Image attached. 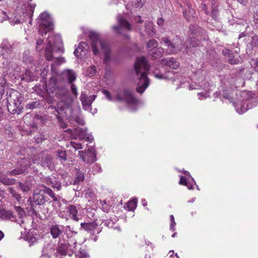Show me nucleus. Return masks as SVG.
<instances>
[{"mask_svg": "<svg viewBox=\"0 0 258 258\" xmlns=\"http://www.w3.org/2000/svg\"><path fill=\"white\" fill-rule=\"evenodd\" d=\"M223 54L224 55H229L230 56V54H231V51L228 49H224L223 50V51H222Z\"/></svg>", "mask_w": 258, "mask_h": 258, "instance_id": "obj_59", "label": "nucleus"}, {"mask_svg": "<svg viewBox=\"0 0 258 258\" xmlns=\"http://www.w3.org/2000/svg\"><path fill=\"white\" fill-rule=\"evenodd\" d=\"M31 73L29 71H26V75L30 77L29 80L30 81H33L34 80V77L32 75H31Z\"/></svg>", "mask_w": 258, "mask_h": 258, "instance_id": "obj_60", "label": "nucleus"}, {"mask_svg": "<svg viewBox=\"0 0 258 258\" xmlns=\"http://www.w3.org/2000/svg\"><path fill=\"white\" fill-rule=\"evenodd\" d=\"M81 47H84L85 49H86V48L87 47V43L85 42H81L80 43L78 47L76 49L74 52L75 55L77 57H79V54L80 55V50L81 49Z\"/></svg>", "mask_w": 258, "mask_h": 258, "instance_id": "obj_33", "label": "nucleus"}, {"mask_svg": "<svg viewBox=\"0 0 258 258\" xmlns=\"http://www.w3.org/2000/svg\"><path fill=\"white\" fill-rule=\"evenodd\" d=\"M61 228L62 231H64V234L67 235L68 238L67 243L60 242L58 244V248L57 249V252H58L61 255H69L72 256L74 252H75V258H84L85 256L80 252V253H76L77 251L78 250V246H79L77 243L76 240L74 236L77 234V232L73 230L70 226H61Z\"/></svg>", "mask_w": 258, "mask_h": 258, "instance_id": "obj_1", "label": "nucleus"}, {"mask_svg": "<svg viewBox=\"0 0 258 258\" xmlns=\"http://www.w3.org/2000/svg\"><path fill=\"white\" fill-rule=\"evenodd\" d=\"M81 226V228L93 235L96 233L98 234L101 231V230L98 227V224L95 222L92 223H82Z\"/></svg>", "mask_w": 258, "mask_h": 258, "instance_id": "obj_13", "label": "nucleus"}, {"mask_svg": "<svg viewBox=\"0 0 258 258\" xmlns=\"http://www.w3.org/2000/svg\"><path fill=\"white\" fill-rule=\"evenodd\" d=\"M74 135L75 138H78L80 140H83L85 138V136L87 135L86 130H84L81 128H76L74 131Z\"/></svg>", "mask_w": 258, "mask_h": 258, "instance_id": "obj_26", "label": "nucleus"}, {"mask_svg": "<svg viewBox=\"0 0 258 258\" xmlns=\"http://www.w3.org/2000/svg\"><path fill=\"white\" fill-rule=\"evenodd\" d=\"M161 63L174 69H176L179 67V63L173 57L170 58L169 59H162L161 60Z\"/></svg>", "mask_w": 258, "mask_h": 258, "instance_id": "obj_18", "label": "nucleus"}, {"mask_svg": "<svg viewBox=\"0 0 258 258\" xmlns=\"http://www.w3.org/2000/svg\"><path fill=\"white\" fill-rule=\"evenodd\" d=\"M16 210L18 213H19L20 216H22L25 213L23 209L20 207H16Z\"/></svg>", "mask_w": 258, "mask_h": 258, "instance_id": "obj_55", "label": "nucleus"}, {"mask_svg": "<svg viewBox=\"0 0 258 258\" xmlns=\"http://www.w3.org/2000/svg\"><path fill=\"white\" fill-rule=\"evenodd\" d=\"M194 183L196 184L194 179L192 177L190 178V179H189V178L187 179L184 177L181 176L179 180L180 184L187 186V188L189 189H191L192 188V185Z\"/></svg>", "mask_w": 258, "mask_h": 258, "instance_id": "obj_23", "label": "nucleus"}, {"mask_svg": "<svg viewBox=\"0 0 258 258\" xmlns=\"http://www.w3.org/2000/svg\"><path fill=\"white\" fill-rule=\"evenodd\" d=\"M153 74H154V77L158 79H168L166 76L162 74L154 72Z\"/></svg>", "mask_w": 258, "mask_h": 258, "instance_id": "obj_46", "label": "nucleus"}, {"mask_svg": "<svg viewBox=\"0 0 258 258\" xmlns=\"http://www.w3.org/2000/svg\"><path fill=\"white\" fill-rule=\"evenodd\" d=\"M57 155L58 157L60 160H62L63 161L66 160L67 155H66V152L64 151H63V150L57 151Z\"/></svg>", "mask_w": 258, "mask_h": 258, "instance_id": "obj_41", "label": "nucleus"}, {"mask_svg": "<svg viewBox=\"0 0 258 258\" xmlns=\"http://www.w3.org/2000/svg\"><path fill=\"white\" fill-rule=\"evenodd\" d=\"M190 30L193 34H196L199 36V34L203 31V29L197 26L191 25L190 26Z\"/></svg>", "mask_w": 258, "mask_h": 258, "instance_id": "obj_32", "label": "nucleus"}, {"mask_svg": "<svg viewBox=\"0 0 258 258\" xmlns=\"http://www.w3.org/2000/svg\"><path fill=\"white\" fill-rule=\"evenodd\" d=\"M39 104L38 101L32 102L28 103L26 106V108L28 109H33L36 108Z\"/></svg>", "mask_w": 258, "mask_h": 258, "instance_id": "obj_40", "label": "nucleus"}, {"mask_svg": "<svg viewBox=\"0 0 258 258\" xmlns=\"http://www.w3.org/2000/svg\"><path fill=\"white\" fill-rule=\"evenodd\" d=\"M135 20L137 23H143V20H142L141 17L140 16H137V17H136Z\"/></svg>", "mask_w": 258, "mask_h": 258, "instance_id": "obj_64", "label": "nucleus"}, {"mask_svg": "<svg viewBox=\"0 0 258 258\" xmlns=\"http://www.w3.org/2000/svg\"><path fill=\"white\" fill-rule=\"evenodd\" d=\"M102 92L108 101L124 102L129 104H134L137 102L133 93L127 89L114 90L112 95L106 90H103Z\"/></svg>", "mask_w": 258, "mask_h": 258, "instance_id": "obj_3", "label": "nucleus"}, {"mask_svg": "<svg viewBox=\"0 0 258 258\" xmlns=\"http://www.w3.org/2000/svg\"><path fill=\"white\" fill-rule=\"evenodd\" d=\"M217 12L218 11L216 8L213 9L212 12V17L213 19H216L217 18Z\"/></svg>", "mask_w": 258, "mask_h": 258, "instance_id": "obj_56", "label": "nucleus"}, {"mask_svg": "<svg viewBox=\"0 0 258 258\" xmlns=\"http://www.w3.org/2000/svg\"><path fill=\"white\" fill-rule=\"evenodd\" d=\"M6 81L4 78H0V99L5 92Z\"/></svg>", "mask_w": 258, "mask_h": 258, "instance_id": "obj_37", "label": "nucleus"}, {"mask_svg": "<svg viewBox=\"0 0 258 258\" xmlns=\"http://www.w3.org/2000/svg\"><path fill=\"white\" fill-rule=\"evenodd\" d=\"M206 95H207V94H205V93H199L198 94V98L201 100L203 99V98H205L207 97Z\"/></svg>", "mask_w": 258, "mask_h": 258, "instance_id": "obj_58", "label": "nucleus"}, {"mask_svg": "<svg viewBox=\"0 0 258 258\" xmlns=\"http://www.w3.org/2000/svg\"><path fill=\"white\" fill-rule=\"evenodd\" d=\"M84 179V173L79 172L77 174L76 178L74 180V184H77L79 183L80 182L83 181Z\"/></svg>", "mask_w": 258, "mask_h": 258, "instance_id": "obj_39", "label": "nucleus"}, {"mask_svg": "<svg viewBox=\"0 0 258 258\" xmlns=\"http://www.w3.org/2000/svg\"><path fill=\"white\" fill-rule=\"evenodd\" d=\"M24 172V170L21 169H15L9 172V174L12 176L19 175Z\"/></svg>", "mask_w": 258, "mask_h": 258, "instance_id": "obj_42", "label": "nucleus"}, {"mask_svg": "<svg viewBox=\"0 0 258 258\" xmlns=\"http://www.w3.org/2000/svg\"><path fill=\"white\" fill-rule=\"evenodd\" d=\"M56 118L57 119V120L59 122L60 126L63 128H66L67 127L66 123H65L58 115H56Z\"/></svg>", "mask_w": 258, "mask_h": 258, "instance_id": "obj_48", "label": "nucleus"}, {"mask_svg": "<svg viewBox=\"0 0 258 258\" xmlns=\"http://www.w3.org/2000/svg\"><path fill=\"white\" fill-rule=\"evenodd\" d=\"M96 98L95 95L88 96L86 93L82 92L80 99L85 111H89L91 105Z\"/></svg>", "mask_w": 258, "mask_h": 258, "instance_id": "obj_11", "label": "nucleus"}, {"mask_svg": "<svg viewBox=\"0 0 258 258\" xmlns=\"http://www.w3.org/2000/svg\"><path fill=\"white\" fill-rule=\"evenodd\" d=\"M145 31L148 35L153 36L155 34L153 28V24L151 22L145 23Z\"/></svg>", "mask_w": 258, "mask_h": 258, "instance_id": "obj_28", "label": "nucleus"}, {"mask_svg": "<svg viewBox=\"0 0 258 258\" xmlns=\"http://www.w3.org/2000/svg\"><path fill=\"white\" fill-rule=\"evenodd\" d=\"M101 168L100 166L99 165L96 164L94 165L93 167L92 172L93 174H95L96 173L99 172L101 171Z\"/></svg>", "mask_w": 258, "mask_h": 258, "instance_id": "obj_45", "label": "nucleus"}, {"mask_svg": "<svg viewBox=\"0 0 258 258\" xmlns=\"http://www.w3.org/2000/svg\"><path fill=\"white\" fill-rule=\"evenodd\" d=\"M0 218L2 220H10L14 221L15 217L10 211L5 209L0 210Z\"/></svg>", "mask_w": 258, "mask_h": 258, "instance_id": "obj_19", "label": "nucleus"}, {"mask_svg": "<svg viewBox=\"0 0 258 258\" xmlns=\"http://www.w3.org/2000/svg\"><path fill=\"white\" fill-rule=\"evenodd\" d=\"M252 93L251 92H243L242 96L246 98L247 100H250V99H253Z\"/></svg>", "mask_w": 258, "mask_h": 258, "instance_id": "obj_44", "label": "nucleus"}, {"mask_svg": "<svg viewBox=\"0 0 258 258\" xmlns=\"http://www.w3.org/2000/svg\"><path fill=\"white\" fill-rule=\"evenodd\" d=\"M71 90H72V93L76 96L78 95L77 88L75 84H71Z\"/></svg>", "mask_w": 258, "mask_h": 258, "instance_id": "obj_54", "label": "nucleus"}, {"mask_svg": "<svg viewBox=\"0 0 258 258\" xmlns=\"http://www.w3.org/2000/svg\"><path fill=\"white\" fill-rule=\"evenodd\" d=\"M158 43L157 41L155 39H151L149 40L147 43V46L149 50L158 48Z\"/></svg>", "mask_w": 258, "mask_h": 258, "instance_id": "obj_30", "label": "nucleus"}, {"mask_svg": "<svg viewBox=\"0 0 258 258\" xmlns=\"http://www.w3.org/2000/svg\"><path fill=\"white\" fill-rule=\"evenodd\" d=\"M7 103L9 111L10 112L9 108V105H13L17 107L21 103L22 101L21 93L17 90L12 89L10 90L9 93L7 92Z\"/></svg>", "mask_w": 258, "mask_h": 258, "instance_id": "obj_9", "label": "nucleus"}, {"mask_svg": "<svg viewBox=\"0 0 258 258\" xmlns=\"http://www.w3.org/2000/svg\"><path fill=\"white\" fill-rule=\"evenodd\" d=\"M43 40L40 38L37 39L36 42V50H39L41 49V46L43 44Z\"/></svg>", "mask_w": 258, "mask_h": 258, "instance_id": "obj_49", "label": "nucleus"}, {"mask_svg": "<svg viewBox=\"0 0 258 258\" xmlns=\"http://www.w3.org/2000/svg\"><path fill=\"white\" fill-rule=\"evenodd\" d=\"M254 69L256 72H258V58L253 60Z\"/></svg>", "mask_w": 258, "mask_h": 258, "instance_id": "obj_61", "label": "nucleus"}, {"mask_svg": "<svg viewBox=\"0 0 258 258\" xmlns=\"http://www.w3.org/2000/svg\"><path fill=\"white\" fill-rule=\"evenodd\" d=\"M64 77L68 78V81L70 83H72L76 79V75L75 73L72 70H66L62 73Z\"/></svg>", "mask_w": 258, "mask_h": 258, "instance_id": "obj_24", "label": "nucleus"}, {"mask_svg": "<svg viewBox=\"0 0 258 258\" xmlns=\"http://www.w3.org/2000/svg\"><path fill=\"white\" fill-rule=\"evenodd\" d=\"M8 190L13 197L15 198L17 200L19 201L21 199V197L20 195L18 194L13 187H9Z\"/></svg>", "mask_w": 258, "mask_h": 258, "instance_id": "obj_38", "label": "nucleus"}, {"mask_svg": "<svg viewBox=\"0 0 258 258\" xmlns=\"http://www.w3.org/2000/svg\"><path fill=\"white\" fill-rule=\"evenodd\" d=\"M74 119H70L69 120V122H70L71 123H73L74 121H75L79 125H84L85 124V121L84 119L80 116L76 115L74 117H73Z\"/></svg>", "mask_w": 258, "mask_h": 258, "instance_id": "obj_29", "label": "nucleus"}, {"mask_svg": "<svg viewBox=\"0 0 258 258\" xmlns=\"http://www.w3.org/2000/svg\"><path fill=\"white\" fill-rule=\"evenodd\" d=\"M55 249L52 244H48L43 247L40 258H50L53 254H55Z\"/></svg>", "mask_w": 258, "mask_h": 258, "instance_id": "obj_16", "label": "nucleus"}, {"mask_svg": "<svg viewBox=\"0 0 258 258\" xmlns=\"http://www.w3.org/2000/svg\"><path fill=\"white\" fill-rule=\"evenodd\" d=\"M30 181L31 182L26 181L24 183L19 182L18 183L19 188L23 192L29 191L32 187V181H34V180H32V179H31Z\"/></svg>", "mask_w": 258, "mask_h": 258, "instance_id": "obj_22", "label": "nucleus"}, {"mask_svg": "<svg viewBox=\"0 0 258 258\" xmlns=\"http://www.w3.org/2000/svg\"><path fill=\"white\" fill-rule=\"evenodd\" d=\"M79 155L83 162L91 164L96 160L95 151L94 148H89L87 151H79Z\"/></svg>", "mask_w": 258, "mask_h": 258, "instance_id": "obj_10", "label": "nucleus"}, {"mask_svg": "<svg viewBox=\"0 0 258 258\" xmlns=\"http://www.w3.org/2000/svg\"><path fill=\"white\" fill-rule=\"evenodd\" d=\"M51 40H54V45L57 47L58 50L63 52L64 49L62 45V42L59 35H55L54 36H49L48 38L46 46L45 47V55L47 60H52L53 58L52 56V43Z\"/></svg>", "mask_w": 258, "mask_h": 258, "instance_id": "obj_7", "label": "nucleus"}, {"mask_svg": "<svg viewBox=\"0 0 258 258\" xmlns=\"http://www.w3.org/2000/svg\"><path fill=\"white\" fill-rule=\"evenodd\" d=\"M96 73V68L94 66L89 67L86 71V75L89 77L94 76Z\"/></svg>", "mask_w": 258, "mask_h": 258, "instance_id": "obj_36", "label": "nucleus"}, {"mask_svg": "<svg viewBox=\"0 0 258 258\" xmlns=\"http://www.w3.org/2000/svg\"><path fill=\"white\" fill-rule=\"evenodd\" d=\"M201 8L204 11L206 14H207V15L208 14L209 12L207 10V6L205 4H201Z\"/></svg>", "mask_w": 258, "mask_h": 258, "instance_id": "obj_57", "label": "nucleus"}, {"mask_svg": "<svg viewBox=\"0 0 258 258\" xmlns=\"http://www.w3.org/2000/svg\"><path fill=\"white\" fill-rule=\"evenodd\" d=\"M0 182L6 185H13L16 182L14 178H9L0 173Z\"/></svg>", "mask_w": 258, "mask_h": 258, "instance_id": "obj_25", "label": "nucleus"}, {"mask_svg": "<svg viewBox=\"0 0 258 258\" xmlns=\"http://www.w3.org/2000/svg\"><path fill=\"white\" fill-rule=\"evenodd\" d=\"M163 52V49L161 47H158L156 49H151L148 50L149 54L152 59H157L161 57Z\"/></svg>", "mask_w": 258, "mask_h": 258, "instance_id": "obj_20", "label": "nucleus"}, {"mask_svg": "<svg viewBox=\"0 0 258 258\" xmlns=\"http://www.w3.org/2000/svg\"><path fill=\"white\" fill-rule=\"evenodd\" d=\"M18 1L19 6L17 8H20L22 10V14L18 11L16 12V15L14 18H10L9 21L12 25H15L23 23L25 21L26 16L31 17L34 11L35 6H31L29 4L24 2L25 0H17Z\"/></svg>", "mask_w": 258, "mask_h": 258, "instance_id": "obj_5", "label": "nucleus"}, {"mask_svg": "<svg viewBox=\"0 0 258 258\" xmlns=\"http://www.w3.org/2000/svg\"><path fill=\"white\" fill-rule=\"evenodd\" d=\"M238 62V59H235L233 58V56L230 55L229 59H228V62L231 64H237Z\"/></svg>", "mask_w": 258, "mask_h": 258, "instance_id": "obj_52", "label": "nucleus"}, {"mask_svg": "<svg viewBox=\"0 0 258 258\" xmlns=\"http://www.w3.org/2000/svg\"><path fill=\"white\" fill-rule=\"evenodd\" d=\"M62 225H53L50 229V233L53 238H56L62 233V229L61 228Z\"/></svg>", "mask_w": 258, "mask_h": 258, "instance_id": "obj_21", "label": "nucleus"}, {"mask_svg": "<svg viewBox=\"0 0 258 258\" xmlns=\"http://www.w3.org/2000/svg\"><path fill=\"white\" fill-rule=\"evenodd\" d=\"M135 70L137 80L136 91L142 94L148 87L150 81L147 76L150 66L144 57H138L135 63Z\"/></svg>", "mask_w": 258, "mask_h": 258, "instance_id": "obj_2", "label": "nucleus"}, {"mask_svg": "<svg viewBox=\"0 0 258 258\" xmlns=\"http://www.w3.org/2000/svg\"><path fill=\"white\" fill-rule=\"evenodd\" d=\"M78 209L74 205H69L67 208V212L71 216V219L75 221H78L80 218L77 216Z\"/></svg>", "mask_w": 258, "mask_h": 258, "instance_id": "obj_17", "label": "nucleus"}, {"mask_svg": "<svg viewBox=\"0 0 258 258\" xmlns=\"http://www.w3.org/2000/svg\"><path fill=\"white\" fill-rule=\"evenodd\" d=\"M161 43H164L167 47L166 50L169 54H174L184 49V51L187 52V46H184V41L180 38L176 37L171 42L167 37H162Z\"/></svg>", "mask_w": 258, "mask_h": 258, "instance_id": "obj_6", "label": "nucleus"}, {"mask_svg": "<svg viewBox=\"0 0 258 258\" xmlns=\"http://www.w3.org/2000/svg\"><path fill=\"white\" fill-rule=\"evenodd\" d=\"M51 186L55 188H57V190H59L60 189V184H59V183H56V184H53V183H51Z\"/></svg>", "mask_w": 258, "mask_h": 258, "instance_id": "obj_63", "label": "nucleus"}, {"mask_svg": "<svg viewBox=\"0 0 258 258\" xmlns=\"http://www.w3.org/2000/svg\"><path fill=\"white\" fill-rule=\"evenodd\" d=\"M188 43H190V47H196L200 45V42L198 39L195 37H190L189 39L188 40Z\"/></svg>", "mask_w": 258, "mask_h": 258, "instance_id": "obj_34", "label": "nucleus"}, {"mask_svg": "<svg viewBox=\"0 0 258 258\" xmlns=\"http://www.w3.org/2000/svg\"><path fill=\"white\" fill-rule=\"evenodd\" d=\"M39 25V32L41 35L46 34L52 29V23L49 15L46 12L42 13L37 19Z\"/></svg>", "mask_w": 258, "mask_h": 258, "instance_id": "obj_8", "label": "nucleus"}, {"mask_svg": "<svg viewBox=\"0 0 258 258\" xmlns=\"http://www.w3.org/2000/svg\"><path fill=\"white\" fill-rule=\"evenodd\" d=\"M84 139L86 140L89 143H92L93 142V141L94 140V138H93V136L91 135L88 134L87 133V135L85 136V138Z\"/></svg>", "mask_w": 258, "mask_h": 258, "instance_id": "obj_53", "label": "nucleus"}, {"mask_svg": "<svg viewBox=\"0 0 258 258\" xmlns=\"http://www.w3.org/2000/svg\"><path fill=\"white\" fill-rule=\"evenodd\" d=\"M39 160V162L38 163H40L44 167H46L51 170L54 168V164L52 162V158L49 155H41Z\"/></svg>", "mask_w": 258, "mask_h": 258, "instance_id": "obj_14", "label": "nucleus"}, {"mask_svg": "<svg viewBox=\"0 0 258 258\" xmlns=\"http://www.w3.org/2000/svg\"><path fill=\"white\" fill-rule=\"evenodd\" d=\"M117 21L119 26H113L112 29L117 33L121 34L120 27H122L127 30H131V26L128 22L120 15L117 16Z\"/></svg>", "mask_w": 258, "mask_h": 258, "instance_id": "obj_12", "label": "nucleus"}, {"mask_svg": "<svg viewBox=\"0 0 258 258\" xmlns=\"http://www.w3.org/2000/svg\"><path fill=\"white\" fill-rule=\"evenodd\" d=\"M42 191V189H41L40 190H36L34 192L32 198L33 202L37 205H42L45 203L44 197L41 193Z\"/></svg>", "mask_w": 258, "mask_h": 258, "instance_id": "obj_15", "label": "nucleus"}, {"mask_svg": "<svg viewBox=\"0 0 258 258\" xmlns=\"http://www.w3.org/2000/svg\"><path fill=\"white\" fill-rule=\"evenodd\" d=\"M202 86L201 85H196L195 86H194L193 85H190L189 86V90H193V89H198L199 88V87H201Z\"/></svg>", "mask_w": 258, "mask_h": 258, "instance_id": "obj_62", "label": "nucleus"}, {"mask_svg": "<svg viewBox=\"0 0 258 258\" xmlns=\"http://www.w3.org/2000/svg\"><path fill=\"white\" fill-rule=\"evenodd\" d=\"M41 187L43 188V189H42V191L49 195L53 199V201H58V198L56 196H55V194L53 193V191L50 188L43 185H42Z\"/></svg>", "mask_w": 258, "mask_h": 258, "instance_id": "obj_27", "label": "nucleus"}, {"mask_svg": "<svg viewBox=\"0 0 258 258\" xmlns=\"http://www.w3.org/2000/svg\"><path fill=\"white\" fill-rule=\"evenodd\" d=\"M236 103L234 102H232V105L236 108V112L241 111L242 113L246 111L247 108L244 107V106H242L241 108H239L238 106V103Z\"/></svg>", "mask_w": 258, "mask_h": 258, "instance_id": "obj_43", "label": "nucleus"}, {"mask_svg": "<svg viewBox=\"0 0 258 258\" xmlns=\"http://www.w3.org/2000/svg\"><path fill=\"white\" fill-rule=\"evenodd\" d=\"M137 205V200L134 199L133 200L130 201L127 203V207L130 210L133 211L136 208Z\"/></svg>", "mask_w": 258, "mask_h": 258, "instance_id": "obj_35", "label": "nucleus"}, {"mask_svg": "<svg viewBox=\"0 0 258 258\" xmlns=\"http://www.w3.org/2000/svg\"><path fill=\"white\" fill-rule=\"evenodd\" d=\"M6 19L7 15L6 13L2 10L0 9V23H2L3 21L6 20Z\"/></svg>", "mask_w": 258, "mask_h": 258, "instance_id": "obj_47", "label": "nucleus"}, {"mask_svg": "<svg viewBox=\"0 0 258 258\" xmlns=\"http://www.w3.org/2000/svg\"><path fill=\"white\" fill-rule=\"evenodd\" d=\"M68 147H70V149H71V148L74 149V151H77L83 148L81 144L79 143H76L73 141L70 142L69 144L68 145Z\"/></svg>", "mask_w": 258, "mask_h": 258, "instance_id": "obj_31", "label": "nucleus"}, {"mask_svg": "<svg viewBox=\"0 0 258 258\" xmlns=\"http://www.w3.org/2000/svg\"><path fill=\"white\" fill-rule=\"evenodd\" d=\"M135 5L136 7H142L145 3V0H136Z\"/></svg>", "mask_w": 258, "mask_h": 258, "instance_id": "obj_50", "label": "nucleus"}, {"mask_svg": "<svg viewBox=\"0 0 258 258\" xmlns=\"http://www.w3.org/2000/svg\"><path fill=\"white\" fill-rule=\"evenodd\" d=\"M55 63L56 64L59 65L65 62V59L63 57H58L55 58Z\"/></svg>", "mask_w": 258, "mask_h": 258, "instance_id": "obj_51", "label": "nucleus"}, {"mask_svg": "<svg viewBox=\"0 0 258 258\" xmlns=\"http://www.w3.org/2000/svg\"><path fill=\"white\" fill-rule=\"evenodd\" d=\"M89 37L92 40L91 46L94 54L96 55L101 50L104 54V61L108 63L110 58V47L108 43L101 40L98 34L95 32H90Z\"/></svg>", "mask_w": 258, "mask_h": 258, "instance_id": "obj_4", "label": "nucleus"}]
</instances>
